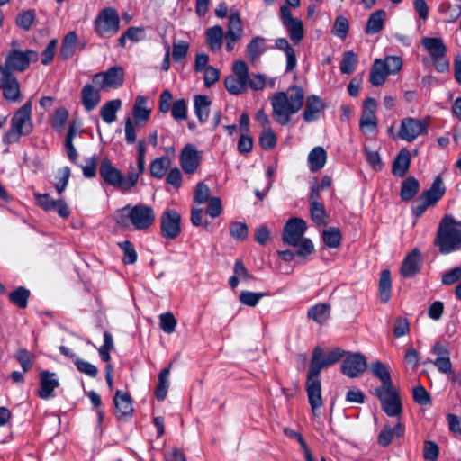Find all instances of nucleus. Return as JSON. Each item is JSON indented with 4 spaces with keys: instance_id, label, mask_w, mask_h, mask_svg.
<instances>
[{
    "instance_id": "7ed1b4c3",
    "label": "nucleus",
    "mask_w": 461,
    "mask_h": 461,
    "mask_svg": "<svg viewBox=\"0 0 461 461\" xmlns=\"http://www.w3.org/2000/svg\"><path fill=\"white\" fill-rule=\"evenodd\" d=\"M155 221V213L150 206L126 205L117 212L116 222L123 227L131 224L138 230H148Z\"/></svg>"
},
{
    "instance_id": "20e7f679",
    "label": "nucleus",
    "mask_w": 461,
    "mask_h": 461,
    "mask_svg": "<svg viewBox=\"0 0 461 461\" xmlns=\"http://www.w3.org/2000/svg\"><path fill=\"white\" fill-rule=\"evenodd\" d=\"M99 174L105 184L122 192L130 191L137 185L139 180V176L136 174V168L133 166L130 167L128 174L124 176L108 159L101 161Z\"/></svg>"
},
{
    "instance_id": "49530a36",
    "label": "nucleus",
    "mask_w": 461,
    "mask_h": 461,
    "mask_svg": "<svg viewBox=\"0 0 461 461\" xmlns=\"http://www.w3.org/2000/svg\"><path fill=\"white\" fill-rule=\"evenodd\" d=\"M30 291L23 287L19 286L14 291H12L8 297L12 303L16 305L21 309H24L27 306L28 299L30 297Z\"/></svg>"
},
{
    "instance_id": "c9c22d12",
    "label": "nucleus",
    "mask_w": 461,
    "mask_h": 461,
    "mask_svg": "<svg viewBox=\"0 0 461 461\" xmlns=\"http://www.w3.org/2000/svg\"><path fill=\"white\" fill-rule=\"evenodd\" d=\"M147 100L142 95H138L132 109V115L137 124L147 122L150 116V110L146 107Z\"/></svg>"
},
{
    "instance_id": "4be33fe9",
    "label": "nucleus",
    "mask_w": 461,
    "mask_h": 461,
    "mask_svg": "<svg viewBox=\"0 0 461 461\" xmlns=\"http://www.w3.org/2000/svg\"><path fill=\"white\" fill-rule=\"evenodd\" d=\"M41 388L38 392L39 397L47 400L52 396L53 391L59 387V382L56 374L50 371H42L40 374Z\"/></svg>"
},
{
    "instance_id": "a878e982",
    "label": "nucleus",
    "mask_w": 461,
    "mask_h": 461,
    "mask_svg": "<svg viewBox=\"0 0 461 461\" xmlns=\"http://www.w3.org/2000/svg\"><path fill=\"white\" fill-rule=\"evenodd\" d=\"M411 165V153L407 149L400 150L393 162L392 172L394 176L403 177Z\"/></svg>"
},
{
    "instance_id": "9d476101",
    "label": "nucleus",
    "mask_w": 461,
    "mask_h": 461,
    "mask_svg": "<svg viewBox=\"0 0 461 461\" xmlns=\"http://www.w3.org/2000/svg\"><path fill=\"white\" fill-rule=\"evenodd\" d=\"M429 124L425 120L407 117L402 120L398 137L408 142L428 132Z\"/></svg>"
},
{
    "instance_id": "09e8293b",
    "label": "nucleus",
    "mask_w": 461,
    "mask_h": 461,
    "mask_svg": "<svg viewBox=\"0 0 461 461\" xmlns=\"http://www.w3.org/2000/svg\"><path fill=\"white\" fill-rule=\"evenodd\" d=\"M36 18V14L33 9L23 10L20 12L15 18V24L24 30L29 31L32 28Z\"/></svg>"
},
{
    "instance_id": "4d7b16f0",
    "label": "nucleus",
    "mask_w": 461,
    "mask_h": 461,
    "mask_svg": "<svg viewBox=\"0 0 461 461\" xmlns=\"http://www.w3.org/2000/svg\"><path fill=\"white\" fill-rule=\"evenodd\" d=\"M70 172L71 171L68 167H63L58 170V181L55 184V188L59 194H61L65 191L70 177Z\"/></svg>"
},
{
    "instance_id": "c85d7f7f",
    "label": "nucleus",
    "mask_w": 461,
    "mask_h": 461,
    "mask_svg": "<svg viewBox=\"0 0 461 461\" xmlns=\"http://www.w3.org/2000/svg\"><path fill=\"white\" fill-rule=\"evenodd\" d=\"M211 100L206 95H196L194 100V110L201 123L208 121L210 115Z\"/></svg>"
},
{
    "instance_id": "bb28decb",
    "label": "nucleus",
    "mask_w": 461,
    "mask_h": 461,
    "mask_svg": "<svg viewBox=\"0 0 461 461\" xmlns=\"http://www.w3.org/2000/svg\"><path fill=\"white\" fill-rule=\"evenodd\" d=\"M371 371L372 374L382 383V386L377 387L375 390H385L394 387L391 379L389 369L384 364L380 361L372 363Z\"/></svg>"
},
{
    "instance_id": "e433bc0d",
    "label": "nucleus",
    "mask_w": 461,
    "mask_h": 461,
    "mask_svg": "<svg viewBox=\"0 0 461 461\" xmlns=\"http://www.w3.org/2000/svg\"><path fill=\"white\" fill-rule=\"evenodd\" d=\"M388 75L389 74L387 73L386 69L384 68L382 59H376L371 68L369 77L370 83L374 86H380L385 82Z\"/></svg>"
},
{
    "instance_id": "cd10ccee",
    "label": "nucleus",
    "mask_w": 461,
    "mask_h": 461,
    "mask_svg": "<svg viewBox=\"0 0 461 461\" xmlns=\"http://www.w3.org/2000/svg\"><path fill=\"white\" fill-rule=\"evenodd\" d=\"M101 100L99 90L92 85H86L81 91V101L85 109L88 112L94 110Z\"/></svg>"
},
{
    "instance_id": "0eeeda50",
    "label": "nucleus",
    "mask_w": 461,
    "mask_h": 461,
    "mask_svg": "<svg viewBox=\"0 0 461 461\" xmlns=\"http://www.w3.org/2000/svg\"><path fill=\"white\" fill-rule=\"evenodd\" d=\"M344 353L345 352L339 348L326 354L321 347L314 348L308 372H310L312 375L320 376V373L323 368L339 362L344 356Z\"/></svg>"
},
{
    "instance_id": "5fc2aeb1",
    "label": "nucleus",
    "mask_w": 461,
    "mask_h": 461,
    "mask_svg": "<svg viewBox=\"0 0 461 461\" xmlns=\"http://www.w3.org/2000/svg\"><path fill=\"white\" fill-rule=\"evenodd\" d=\"M276 136L271 128L262 130V132L259 136V144L262 149L267 150L272 149L276 147Z\"/></svg>"
},
{
    "instance_id": "dca6fc26",
    "label": "nucleus",
    "mask_w": 461,
    "mask_h": 461,
    "mask_svg": "<svg viewBox=\"0 0 461 461\" xmlns=\"http://www.w3.org/2000/svg\"><path fill=\"white\" fill-rule=\"evenodd\" d=\"M201 151L193 144H187L180 153L179 162L185 174H194L201 164Z\"/></svg>"
},
{
    "instance_id": "603ef678",
    "label": "nucleus",
    "mask_w": 461,
    "mask_h": 461,
    "mask_svg": "<svg viewBox=\"0 0 461 461\" xmlns=\"http://www.w3.org/2000/svg\"><path fill=\"white\" fill-rule=\"evenodd\" d=\"M171 115L176 121H185L187 118V104L185 99H177L172 104Z\"/></svg>"
},
{
    "instance_id": "f704fd0d",
    "label": "nucleus",
    "mask_w": 461,
    "mask_h": 461,
    "mask_svg": "<svg viewBox=\"0 0 461 461\" xmlns=\"http://www.w3.org/2000/svg\"><path fill=\"white\" fill-rule=\"evenodd\" d=\"M386 12L383 9L376 10L367 19L366 26V33L375 34L383 30Z\"/></svg>"
},
{
    "instance_id": "3c124183",
    "label": "nucleus",
    "mask_w": 461,
    "mask_h": 461,
    "mask_svg": "<svg viewBox=\"0 0 461 461\" xmlns=\"http://www.w3.org/2000/svg\"><path fill=\"white\" fill-rule=\"evenodd\" d=\"M230 234L237 241H244L249 236V228L246 223L233 221L230 225Z\"/></svg>"
},
{
    "instance_id": "de8ad7c7",
    "label": "nucleus",
    "mask_w": 461,
    "mask_h": 461,
    "mask_svg": "<svg viewBox=\"0 0 461 461\" xmlns=\"http://www.w3.org/2000/svg\"><path fill=\"white\" fill-rule=\"evenodd\" d=\"M358 63V58L357 54L352 50H348L343 53L342 60L340 63V71L343 74H352Z\"/></svg>"
},
{
    "instance_id": "37998d69",
    "label": "nucleus",
    "mask_w": 461,
    "mask_h": 461,
    "mask_svg": "<svg viewBox=\"0 0 461 461\" xmlns=\"http://www.w3.org/2000/svg\"><path fill=\"white\" fill-rule=\"evenodd\" d=\"M169 374L170 368L166 367L162 369L158 375V381L156 387L155 395L158 401H164L167 394V390L169 387Z\"/></svg>"
},
{
    "instance_id": "864d4df0",
    "label": "nucleus",
    "mask_w": 461,
    "mask_h": 461,
    "mask_svg": "<svg viewBox=\"0 0 461 461\" xmlns=\"http://www.w3.org/2000/svg\"><path fill=\"white\" fill-rule=\"evenodd\" d=\"M265 296V294L263 293H256V292H250V291H241L239 296L240 302L249 307H255L261 298Z\"/></svg>"
},
{
    "instance_id": "b1692460",
    "label": "nucleus",
    "mask_w": 461,
    "mask_h": 461,
    "mask_svg": "<svg viewBox=\"0 0 461 461\" xmlns=\"http://www.w3.org/2000/svg\"><path fill=\"white\" fill-rule=\"evenodd\" d=\"M446 188L444 186L442 178L440 176H437L430 188L425 190L420 197L427 203V205H434L438 203L441 197L444 195Z\"/></svg>"
},
{
    "instance_id": "0e129e2a",
    "label": "nucleus",
    "mask_w": 461,
    "mask_h": 461,
    "mask_svg": "<svg viewBox=\"0 0 461 461\" xmlns=\"http://www.w3.org/2000/svg\"><path fill=\"white\" fill-rule=\"evenodd\" d=\"M15 358L23 367V373L28 372L32 367V354L27 349H19L15 354Z\"/></svg>"
},
{
    "instance_id": "4c0bfd02",
    "label": "nucleus",
    "mask_w": 461,
    "mask_h": 461,
    "mask_svg": "<svg viewBox=\"0 0 461 461\" xmlns=\"http://www.w3.org/2000/svg\"><path fill=\"white\" fill-rule=\"evenodd\" d=\"M224 86L232 95H240L247 91L248 80L230 75L225 77Z\"/></svg>"
},
{
    "instance_id": "2eb2a0df",
    "label": "nucleus",
    "mask_w": 461,
    "mask_h": 461,
    "mask_svg": "<svg viewBox=\"0 0 461 461\" xmlns=\"http://www.w3.org/2000/svg\"><path fill=\"white\" fill-rule=\"evenodd\" d=\"M306 393L312 411L314 416H318V410L323 405L320 376L307 373Z\"/></svg>"
},
{
    "instance_id": "f03ea898",
    "label": "nucleus",
    "mask_w": 461,
    "mask_h": 461,
    "mask_svg": "<svg viewBox=\"0 0 461 461\" xmlns=\"http://www.w3.org/2000/svg\"><path fill=\"white\" fill-rule=\"evenodd\" d=\"M433 244L444 255L461 249V221L452 215H445L438 224Z\"/></svg>"
},
{
    "instance_id": "a18cd8bd",
    "label": "nucleus",
    "mask_w": 461,
    "mask_h": 461,
    "mask_svg": "<svg viewBox=\"0 0 461 461\" xmlns=\"http://www.w3.org/2000/svg\"><path fill=\"white\" fill-rule=\"evenodd\" d=\"M77 41V36L75 32H70L65 36L60 50V55L63 59H68L74 55Z\"/></svg>"
},
{
    "instance_id": "c03bdc74",
    "label": "nucleus",
    "mask_w": 461,
    "mask_h": 461,
    "mask_svg": "<svg viewBox=\"0 0 461 461\" xmlns=\"http://www.w3.org/2000/svg\"><path fill=\"white\" fill-rule=\"evenodd\" d=\"M0 89L3 90V95L7 101L17 102L20 100V84L14 76Z\"/></svg>"
},
{
    "instance_id": "69168bd1",
    "label": "nucleus",
    "mask_w": 461,
    "mask_h": 461,
    "mask_svg": "<svg viewBox=\"0 0 461 461\" xmlns=\"http://www.w3.org/2000/svg\"><path fill=\"white\" fill-rule=\"evenodd\" d=\"M74 364L76 365L77 370L80 373H83L93 378L96 377L98 374V369L95 365L87 361H85L79 357H76V359L74 360Z\"/></svg>"
},
{
    "instance_id": "4468645a",
    "label": "nucleus",
    "mask_w": 461,
    "mask_h": 461,
    "mask_svg": "<svg viewBox=\"0 0 461 461\" xmlns=\"http://www.w3.org/2000/svg\"><path fill=\"white\" fill-rule=\"evenodd\" d=\"M181 216L175 210L165 211L160 217L161 235L167 240L176 239L180 231Z\"/></svg>"
},
{
    "instance_id": "7c9ffc66",
    "label": "nucleus",
    "mask_w": 461,
    "mask_h": 461,
    "mask_svg": "<svg viewBox=\"0 0 461 461\" xmlns=\"http://www.w3.org/2000/svg\"><path fill=\"white\" fill-rule=\"evenodd\" d=\"M326 160L327 153L325 149L321 146L313 148L310 151L307 158L309 169L312 172L319 171L324 167Z\"/></svg>"
},
{
    "instance_id": "72a5a7b5",
    "label": "nucleus",
    "mask_w": 461,
    "mask_h": 461,
    "mask_svg": "<svg viewBox=\"0 0 461 461\" xmlns=\"http://www.w3.org/2000/svg\"><path fill=\"white\" fill-rule=\"evenodd\" d=\"M121 107L122 101L120 99H113L108 101L105 104H104L101 107L100 116L104 122H105L108 124H111L116 120V113L121 109Z\"/></svg>"
},
{
    "instance_id": "e2e57ef3",
    "label": "nucleus",
    "mask_w": 461,
    "mask_h": 461,
    "mask_svg": "<svg viewBox=\"0 0 461 461\" xmlns=\"http://www.w3.org/2000/svg\"><path fill=\"white\" fill-rule=\"evenodd\" d=\"M68 112L67 111V109L63 107L57 109L51 121L52 128L58 131H60L64 128L68 121Z\"/></svg>"
},
{
    "instance_id": "774afa93",
    "label": "nucleus",
    "mask_w": 461,
    "mask_h": 461,
    "mask_svg": "<svg viewBox=\"0 0 461 461\" xmlns=\"http://www.w3.org/2000/svg\"><path fill=\"white\" fill-rule=\"evenodd\" d=\"M195 203L202 204L210 200V188L203 182H199L194 194Z\"/></svg>"
},
{
    "instance_id": "680f3d73",
    "label": "nucleus",
    "mask_w": 461,
    "mask_h": 461,
    "mask_svg": "<svg viewBox=\"0 0 461 461\" xmlns=\"http://www.w3.org/2000/svg\"><path fill=\"white\" fill-rule=\"evenodd\" d=\"M382 63L389 75L398 73L402 67V59L398 56H387Z\"/></svg>"
},
{
    "instance_id": "423d86ee",
    "label": "nucleus",
    "mask_w": 461,
    "mask_h": 461,
    "mask_svg": "<svg viewBox=\"0 0 461 461\" xmlns=\"http://www.w3.org/2000/svg\"><path fill=\"white\" fill-rule=\"evenodd\" d=\"M422 47L429 53L438 72H447L450 62L447 58V46L438 37H423L420 41Z\"/></svg>"
},
{
    "instance_id": "052dcab7",
    "label": "nucleus",
    "mask_w": 461,
    "mask_h": 461,
    "mask_svg": "<svg viewBox=\"0 0 461 461\" xmlns=\"http://www.w3.org/2000/svg\"><path fill=\"white\" fill-rule=\"evenodd\" d=\"M413 401L422 406L431 404V397L422 385H417L412 389Z\"/></svg>"
},
{
    "instance_id": "c756f323",
    "label": "nucleus",
    "mask_w": 461,
    "mask_h": 461,
    "mask_svg": "<svg viewBox=\"0 0 461 461\" xmlns=\"http://www.w3.org/2000/svg\"><path fill=\"white\" fill-rule=\"evenodd\" d=\"M403 433L404 426L401 422H397L393 428L385 425L378 436L377 442L380 446L386 447L392 442L394 436L400 438Z\"/></svg>"
},
{
    "instance_id": "8fccbe9b",
    "label": "nucleus",
    "mask_w": 461,
    "mask_h": 461,
    "mask_svg": "<svg viewBox=\"0 0 461 461\" xmlns=\"http://www.w3.org/2000/svg\"><path fill=\"white\" fill-rule=\"evenodd\" d=\"M322 239L329 248H338L341 241L340 230L338 228L330 227L323 231Z\"/></svg>"
},
{
    "instance_id": "f8f14e48",
    "label": "nucleus",
    "mask_w": 461,
    "mask_h": 461,
    "mask_svg": "<svg viewBox=\"0 0 461 461\" xmlns=\"http://www.w3.org/2000/svg\"><path fill=\"white\" fill-rule=\"evenodd\" d=\"M381 402L383 411L389 417H398L402 411V402L395 387L385 390H375Z\"/></svg>"
},
{
    "instance_id": "393cba45",
    "label": "nucleus",
    "mask_w": 461,
    "mask_h": 461,
    "mask_svg": "<svg viewBox=\"0 0 461 461\" xmlns=\"http://www.w3.org/2000/svg\"><path fill=\"white\" fill-rule=\"evenodd\" d=\"M275 48L283 51L286 58L285 71H293L297 65L295 51L286 38L281 37L275 41Z\"/></svg>"
},
{
    "instance_id": "ddd939ff",
    "label": "nucleus",
    "mask_w": 461,
    "mask_h": 461,
    "mask_svg": "<svg viewBox=\"0 0 461 461\" xmlns=\"http://www.w3.org/2000/svg\"><path fill=\"white\" fill-rule=\"evenodd\" d=\"M307 225L304 220L297 217L291 218L284 228L283 242L289 246H297L298 242L304 239Z\"/></svg>"
},
{
    "instance_id": "473e14b6",
    "label": "nucleus",
    "mask_w": 461,
    "mask_h": 461,
    "mask_svg": "<svg viewBox=\"0 0 461 461\" xmlns=\"http://www.w3.org/2000/svg\"><path fill=\"white\" fill-rule=\"evenodd\" d=\"M223 36V29L220 25L207 29L205 32L206 43L212 51L216 52L221 50Z\"/></svg>"
},
{
    "instance_id": "f257e3e1",
    "label": "nucleus",
    "mask_w": 461,
    "mask_h": 461,
    "mask_svg": "<svg viewBox=\"0 0 461 461\" xmlns=\"http://www.w3.org/2000/svg\"><path fill=\"white\" fill-rule=\"evenodd\" d=\"M303 101L304 92L300 86L276 93L270 100L275 121L281 125L288 124L291 116L301 110Z\"/></svg>"
},
{
    "instance_id": "f3484780",
    "label": "nucleus",
    "mask_w": 461,
    "mask_h": 461,
    "mask_svg": "<svg viewBox=\"0 0 461 461\" xmlns=\"http://www.w3.org/2000/svg\"><path fill=\"white\" fill-rule=\"evenodd\" d=\"M243 36V28L241 19L238 13H231L229 16V23L225 33V49L228 52L234 50L237 41H240Z\"/></svg>"
},
{
    "instance_id": "79ce46f5",
    "label": "nucleus",
    "mask_w": 461,
    "mask_h": 461,
    "mask_svg": "<svg viewBox=\"0 0 461 461\" xmlns=\"http://www.w3.org/2000/svg\"><path fill=\"white\" fill-rule=\"evenodd\" d=\"M171 163V159L167 156L154 159L149 166L151 176L155 178H162L170 167Z\"/></svg>"
},
{
    "instance_id": "bf43d9fd",
    "label": "nucleus",
    "mask_w": 461,
    "mask_h": 461,
    "mask_svg": "<svg viewBox=\"0 0 461 461\" xmlns=\"http://www.w3.org/2000/svg\"><path fill=\"white\" fill-rule=\"evenodd\" d=\"M348 29L349 23L348 20L346 17L339 15L335 19L332 32L337 37L340 39H345L348 32Z\"/></svg>"
},
{
    "instance_id": "9b49d317",
    "label": "nucleus",
    "mask_w": 461,
    "mask_h": 461,
    "mask_svg": "<svg viewBox=\"0 0 461 461\" xmlns=\"http://www.w3.org/2000/svg\"><path fill=\"white\" fill-rule=\"evenodd\" d=\"M39 59L37 51L27 50L22 51L19 50H12L5 57V66L10 70L23 72L30 65L31 62H36Z\"/></svg>"
},
{
    "instance_id": "6e6d98bb",
    "label": "nucleus",
    "mask_w": 461,
    "mask_h": 461,
    "mask_svg": "<svg viewBox=\"0 0 461 461\" xmlns=\"http://www.w3.org/2000/svg\"><path fill=\"white\" fill-rule=\"evenodd\" d=\"M310 214L312 221L315 224H325L328 215L322 203L310 204Z\"/></svg>"
},
{
    "instance_id": "6e6552de",
    "label": "nucleus",
    "mask_w": 461,
    "mask_h": 461,
    "mask_svg": "<svg viewBox=\"0 0 461 461\" xmlns=\"http://www.w3.org/2000/svg\"><path fill=\"white\" fill-rule=\"evenodd\" d=\"M95 29L100 36L116 34L120 30V18L116 10L111 7L102 10L95 18Z\"/></svg>"
},
{
    "instance_id": "13d9d810",
    "label": "nucleus",
    "mask_w": 461,
    "mask_h": 461,
    "mask_svg": "<svg viewBox=\"0 0 461 461\" xmlns=\"http://www.w3.org/2000/svg\"><path fill=\"white\" fill-rule=\"evenodd\" d=\"M176 326V319L171 312L162 313L159 316V327L167 334H171L175 331Z\"/></svg>"
},
{
    "instance_id": "a211bd4d",
    "label": "nucleus",
    "mask_w": 461,
    "mask_h": 461,
    "mask_svg": "<svg viewBox=\"0 0 461 461\" xmlns=\"http://www.w3.org/2000/svg\"><path fill=\"white\" fill-rule=\"evenodd\" d=\"M366 366V358L362 354H350L343 360L341 372L350 378L358 377L365 372Z\"/></svg>"
},
{
    "instance_id": "aec40b11",
    "label": "nucleus",
    "mask_w": 461,
    "mask_h": 461,
    "mask_svg": "<svg viewBox=\"0 0 461 461\" xmlns=\"http://www.w3.org/2000/svg\"><path fill=\"white\" fill-rule=\"evenodd\" d=\"M422 262V257L418 249H412L407 256L404 258L402 267H401V274L405 278H411L416 274H418L420 270V266Z\"/></svg>"
},
{
    "instance_id": "1a4fd4ad",
    "label": "nucleus",
    "mask_w": 461,
    "mask_h": 461,
    "mask_svg": "<svg viewBox=\"0 0 461 461\" xmlns=\"http://www.w3.org/2000/svg\"><path fill=\"white\" fill-rule=\"evenodd\" d=\"M93 82L101 90L121 87L124 82V70L121 66L112 67L105 71L96 73Z\"/></svg>"
},
{
    "instance_id": "a19ab883",
    "label": "nucleus",
    "mask_w": 461,
    "mask_h": 461,
    "mask_svg": "<svg viewBox=\"0 0 461 461\" xmlns=\"http://www.w3.org/2000/svg\"><path fill=\"white\" fill-rule=\"evenodd\" d=\"M420 184L413 176L407 177L402 184L401 198L402 201L411 200L419 192Z\"/></svg>"
},
{
    "instance_id": "338daca9",
    "label": "nucleus",
    "mask_w": 461,
    "mask_h": 461,
    "mask_svg": "<svg viewBox=\"0 0 461 461\" xmlns=\"http://www.w3.org/2000/svg\"><path fill=\"white\" fill-rule=\"evenodd\" d=\"M121 249L123 251V262L125 264H133L137 260V253L134 249V246L129 240H125L119 244Z\"/></svg>"
},
{
    "instance_id": "6ab92c4d",
    "label": "nucleus",
    "mask_w": 461,
    "mask_h": 461,
    "mask_svg": "<svg viewBox=\"0 0 461 461\" xmlns=\"http://www.w3.org/2000/svg\"><path fill=\"white\" fill-rule=\"evenodd\" d=\"M114 414L118 419H128L133 414L132 400L129 393L117 390L113 397Z\"/></svg>"
},
{
    "instance_id": "412c9836",
    "label": "nucleus",
    "mask_w": 461,
    "mask_h": 461,
    "mask_svg": "<svg viewBox=\"0 0 461 461\" xmlns=\"http://www.w3.org/2000/svg\"><path fill=\"white\" fill-rule=\"evenodd\" d=\"M325 105L317 95H309L306 99L305 108L303 113V118L306 122H312L319 119L321 113L323 111Z\"/></svg>"
},
{
    "instance_id": "39448f33",
    "label": "nucleus",
    "mask_w": 461,
    "mask_h": 461,
    "mask_svg": "<svg viewBox=\"0 0 461 461\" xmlns=\"http://www.w3.org/2000/svg\"><path fill=\"white\" fill-rule=\"evenodd\" d=\"M32 102H26L13 115L9 130L4 134V143L9 145L19 141L22 136L29 135L32 131Z\"/></svg>"
},
{
    "instance_id": "58836bf2",
    "label": "nucleus",
    "mask_w": 461,
    "mask_h": 461,
    "mask_svg": "<svg viewBox=\"0 0 461 461\" xmlns=\"http://www.w3.org/2000/svg\"><path fill=\"white\" fill-rule=\"evenodd\" d=\"M284 27L286 30V32L290 38V40L294 43L298 44L303 39L304 36V29L303 23L300 19L291 20V22L285 23Z\"/></svg>"
},
{
    "instance_id": "ea45409f",
    "label": "nucleus",
    "mask_w": 461,
    "mask_h": 461,
    "mask_svg": "<svg viewBox=\"0 0 461 461\" xmlns=\"http://www.w3.org/2000/svg\"><path fill=\"white\" fill-rule=\"evenodd\" d=\"M391 274L388 269H384L381 272L379 278V299L381 303H385L390 300L391 297Z\"/></svg>"
},
{
    "instance_id": "5701e85b",
    "label": "nucleus",
    "mask_w": 461,
    "mask_h": 461,
    "mask_svg": "<svg viewBox=\"0 0 461 461\" xmlns=\"http://www.w3.org/2000/svg\"><path fill=\"white\" fill-rule=\"evenodd\" d=\"M267 50L266 39L262 36H256L248 43L245 51L249 62L255 64Z\"/></svg>"
},
{
    "instance_id": "2f4dec72",
    "label": "nucleus",
    "mask_w": 461,
    "mask_h": 461,
    "mask_svg": "<svg viewBox=\"0 0 461 461\" xmlns=\"http://www.w3.org/2000/svg\"><path fill=\"white\" fill-rule=\"evenodd\" d=\"M330 305L326 303H320L308 309L307 316L319 324H324L330 318Z\"/></svg>"
}]
</instances>
